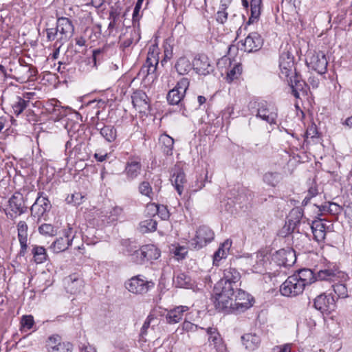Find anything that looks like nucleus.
<instances>
[{"label": "nucleus", "mask_w": 352, "mask_h": 352, "mask_svg": "<svg viewBox=\"0 0 352 352\" xmlns=\"http://www.w3.org/2000/svg\"><path fill=\"white\" fill-rule=\"evenodd\" d=\"M337 278V271L332 269H324L321 270L317 273V276L314 275L315 287H319L322 286V280L327 281H334Z\"/></svg>", "instance_id": "5701e85b"}, {"label": "nucleus", "mask_w": 352, "mask_h": 352, "mask_svg": "<svg viewBox=\"0 0 352 352\" xmlns=\"http://www.w3.org/2000/svg\"><path fill=\"white\" fill-rule=\"evenodd\" d=\"M291 86L292 94L296 98H299L300 92L302 94H306L307 91V86L305 81L299 80L298 76L294 75L293 78L287 79Z\"/></svg>", "instance_id": "bb28decb"}, {"label": "nucleus", "mask_w": 352, "mask_h": 352, "mask_svg": "<svg viewBox=\"0 0 352 352\" xmlns=\"http://www.w3.org/2000/svg\"><path fill=\"white\" fill-rule=\"evenodd\" d=\"M314 281V272L309 269H302L289 276L280 287L283 296L294 297L302 294L307 285Z\"/></svg>", "instance_id": "f03ea898"}, {"label": "nucleus", "mask_w": 352, "mask_h": 352, "mask_svg": "<svg viewBox=\"0 0 352 352\" xmlns=\"http://www.w3.org/2000/svg\"><path fill=\"white\" fill-rule=\"evenodd\" d=\"M122 214V209L116 206L113 208L109 212L108 219L109 222H114L119 219Z\"/></svg>", "instance_id": "5fc2aeb1"}, {"label": "nucleus", "mask_w": 352, "mask_h": 352, "mask_svg": "<svg viewBox=\"0 0 352 352\" xmlns=\"http://www.w3.org/2000/svg\"><path fill=\"white\" fill-rule=\"evenodd\" d=\"M232 244V241L229 239L226 240L222 244H221L218 250L214 254L213 262L215 265H217V262H219L220 260L228 256Z\"/></svg>", "instance_id": "473e14b6"}, {"label": "nucleus", "mask_w": 352, "mask_h": 352, "mask_svg": "<svg viewBox=\"0 0 352 352\" xmlns=\"http://www.w3.org/2000/svg\"><path fill=\"white\" fill-rule=\"evenodd\" d=\"M9 208L16 215H20L25 212L23 195L21 193H14L9 199Z\"/></svg>", "instance_id": "393cba45"}, {"label": "nucleus", "mask_w": 352, "mask_h": 352, "mask_svg": "<svg viewBox=\"0 0 352 352\" xmlns=\"http://www.w3.org/2000/svg\"><path fill=\"white\" fill-rule=\"evenodd\" d=\"M130 31H131V37L129 38L126 39L123 42V45L124 47H129L133 43H137L141 38L140 30L139 27L135 28L134 26L133 29H130Z\"/></svg>", "instance_id": "49530a36"}, {"label": "nucleus", "mask_w": 352, "mask_h": 352, "mask_svg": "<svg viewBox=\"0 0 352 352\" xmlns=\"http://www.w3.org/2000/svg\"><path fill=\"white\" fill-rule=\"evenodd\" d=\"M50 208V202L45 197H38L34 204L31 207V214L33 217H37L38 221L44 216Z\"/></svg>", "instance_id": "4468645a"}, {"label": "nucleus", "mask_w": 352, "mask_h": 352, "mask_svg": "<svg viewBox=\"0 0 352 352\" xmlns=\"http://www.w3.org/2000/svg\"><path fill=\"white\" fill-rule=\"evenodd\" d=\"M172 182L178 194L181 195L184 191V186L186 179L184 171L177 166L175 167Z\"/></svg>", "instance_id": "cd10ccee"}, {"label": "nucleus", "mask_w": 352, "mask_h": 352, "mask_svg": "<svg viewBox=\"0 0 352 352\" xmlns=\"http://www.w3.org/2000/svg\"><path fill=\"white\" fill-rule=\"evenodd\" d=\"M140 253L142 255V258H144V262L157 259L160 256L159 249L152 244L142 246V252Z\"/></svg>", "instance_id": "7c9ffc66"}, {"label": "nucleus", "mask_w": 352, "mask_h": 352, "mask_svg": "<svg viewBox=\"0 0 352 352\" xmlns=\"http://www.w3.org/2000/svg\"><path fill=\"white\" fill-rule=\"evenodd\" d=\"M334 292L338 298H346L348 296V290L344 284H336L332 285Z\"/></svg>", "instance_id": "864d4df0"}, {"label": "nucleus", "mask_w": 352, "mask_h": 352, "mask_svg": "<svg viewBox=\"0 0 352 352\" xmlns=\"http://www.w3.org/2000/svg\"><path fill=\"white\" fill-rule=\"evenodd\" d=\"M48 352H72L73 345L70 342H61L58 336L49 338L47 344Z\"/></svg>", "instance_id": "2eb2a0df"}, {"label": "nucleus", "mask_w": 352, "mask_h": 352, "mask_svg": "<svg viewBox=\"0 0 352 352\" xmlns=\"http://www.w3.org/2000/svg\"><path fill=\"white\" fill-rule=\"evenodd\" d=\"M142 165L138 157L131 158L126 164L124 173L128 180L136 179L141 173Z\"/></svg>", "instance_id": "6ab92c4d"}, {"label": "nucleus", "mask_w": 352, "mask_h": 352, "mask_svg": "<svg viewBox=\"0 0 352 352\" xmlns=\"http://www.w3.org/2000/svg\"><path fill=\"white\" fill-rule=\"evenodd\" d=\"M159 62H153L149 59L146 58L145 64L142 66L140 70V73L144 76H148L153 74L156 69Z\"/></svg>", "instance_id": "a18cd8bd"}, {"label": "nucleus", "mask_w": 352, "mask_h": 352, "mask_svg": "<svg viewBox=\"0 0 352 352\" xmlns=\"http://www.w3.org/2000/svg\"><path fill=\"white\" fill-rule=\"evenodd\" d=\"M254 263L252 265L253 271L256 273H261L265 265L268 261L267 254L265 251H258L253 256Z\"/></svg>", "instance_id": "c85d7f7f"}, {"label": "nucleus", "mask_w": 352, "mask_h": 352, "mask_svg": "<svg viewBox=\"0 0 352 352\" xmlns=\"http://www.w3.org/2000/svg\"><path fill=\"white\" fill-rule=\"evenodd\" d=\"M241 339L243 345L250 351L257 349L261 342L259 337L252 333L245 334Z\"/></svg>", "instance_id": "2f4dec72"}, {"label": "nucleus", "mask_w": 352, "mask_h": 352, "mask_svg": "<svg viewBox=\"0 0 352 352\" xmlns=\"http://www.w3.org/2000/svg\"><path fill=\"white\" fill-rule=\"evenodd\" d=\"M318 135V131L317 126H316V124L311 123V124L309 125V126L307 129L306 133H305L306 138L307 139L317 138Z\"/></svg>", "instance_id": "bf43d9fd"}, {"label": "nucleus", "mask_w": 352, "mask_h": 352, "mask_svg": "<svg viewBox=\"0 0 352 352\" xmlns=\"http://www.w3.org/2000/svg\"><path fill=\"white\" fill-rule=\"evenodd\" d=\"M281 180V175L277 172H267L263 176V181L266 184L276 186Z\"/></svg>", "instance_id": "37998d69"}, {"label": "nucleus", "mask_w": 352, "mask_h": 352, "mask_svg": "<svg viewBox=\"0 0 352 352\" xmlns=\"http://www.w3.org/2000/svg\"><path fill=\"white\" fill-rule=\"evenodd\" d=\"M72 228L69 227L64 232V236L57 239L51 245L50 249L54 253H59L66 250L71 245L74 239L72 235Z\"/></svg>", "instance_id": "ddd939ff"}, {"label": "nucleus", "mask_w": 352, "mask_h": 352, "mask_svg": "<svg viewBox=\"0 0 352 352\" xmlns=\"http://www.w3.org/2000/svg\"><path fill=\"white\" fill-rule=\"evenodd\" d=\"M192 68L190 61L186 57H181L175 64V69L180 75L188 74Z\"/></svg>", "instance_id": "f704fd0d"}, {"label": "nucleus", "mask_w": 352, "mask_h": 352, "mask_svg": "<svg viewBox=\"0 0 352 352\" xmlns=\"http://www.w3.org/2000/svg\"><path fill=\"white\" fill-rule=\"evenodd\" d=\"M214 233L206 226H199L196 230L195 237L190 241V246L195 250H199L212 241Z\"/></svg>", "instance_id": "20e7f679"}, {"label": "nucleus", "mask_w": 352, "mask_h": 352, "mask_svg": "<svg viewBox=\"0 0 352 352\" xmlns=\"http://www.w3.org/2000/svg\"><path fill=\"white\" fill-rule=\"evenodd\" d=\"M29 101L17 96L12 103V108L16 116L20 115L28 106Z\"/></svg>", "instance_id": "4c0bfd02"}, {"label": "nucleus", "mask_w": 352, "mask_h": 352, "mask_svg": "<svg viewBox=\"0 0 352 352\" xmlns=\"http://www.w3.org/2000/svg\"><path fill=\"white\" fill-rule=\"evenodd\" d=\"M84 196L80 192H75L71 195L70 197H67V200L68 202H72L74 205H80L82 203Z\"/></svg>", "instance_id": "052dcab7"}, {"label": "nucleus", "mask_w": 352, "mask_h": 352, "mask_svg": "<svg viewBox=\"0 0 352 352\" xmlns=\"http://www.w3.org/2000/svg\"><path fill=\"white\" fill-rule=\"evenodd\" d=\"M38 232L43 236H53L56 234L57 230L52 224L43 223L38 227Z\"/></svg>", "instance_id": "8fccbe9b"}, {"label": "nucleus", "mask_w": 352, "mask_h": 352, "mask_svg": "<svg viewBox=\"0 0 352 352\" xmlns=\"http://www.w3.org/2000/svg\"><path fill=\"white\" fill-rule=\"evenodd\" d=\"M34 261L36 263H43L47 260L45 249L42 246H34L32 250Z\"/></svg>", "instance_id": "79ce46f5"}, {"label": "nucleus", "mask_w": 352, "mask_h": 352, "mask_svg": "<svg viewBox=\"0 0 352 352\" xmlns=\"http://www.w3.org/2000/svg\"><path fill=\"white\" fill-rule=\"evenodd\" d=\"M72 280L71 283V292L76 293L77 292V289H76V286L81 287L82 285V280L80 278H70Z\"/></svg>", "instance_id": "774afa93"}, {"label": "nucleus", "mask_w": 352, "mask_h": 352, "mask_svg": "<svg viewBox=\"0 0 352 352\" xmlns=\"http://www.w3.org/2000/svg\"><path fill=\"white\" fill-rule=\"evenodd\" d=\"M140 228L142 232H153L157 228V222L153 219L142 221L140 224Z\"/></svg>", "instance_id": "09e8293b"}, {"label": "nucleus", "mask_w": 352, "mask_h": 352, "mask_svg": "<svg viewBox=\"0 0 352 352\" xmlns=\"http://www.w3.org/2000/svg\"><path fill=\"white\" fill-rule=\"evenodd\" d=\"M307 63L319 74L325 72L328 64L325 54L322 52H310L307 56Z\"/></svg>", "instance_id": "6e6552de"}, {"label": "nucleus", "mask_w": 352, "mask_h": 352, "mask_svg": "<svg viewBox=\"0 0 352 352\" xmlns=\"http://www.w3.org/2000/svg\"><path fill=\"white\" fill-rule=\"evenodd\" d=\"M263 39L257 32H252L242 43L244 51L252 52L258 51L263 45Z\"/></svg>", "instance_id": "dca6fc26"}, {"label": "nucleus", "mask_w": 352, "mask_h": 352, "mask_svg": "<svg viewBox=\"0 0 352 352\" xmlns=\"http://www.w3.org/2000/svg\"><path fill=\"white\" fill-rule=\"evenodd\" d=\"M229 64L230 68L227 71L226 79L228 82H232L233 80L238 78L242 72L241 65L239 63H234L233 65L231 64L230 59L228 57L224 56L221 58L218 62L217 65L219 67H222L223 65Z\"/></svg>", "instance_id": "a211bd4d"}, {"label": "nucleus", "mask_w": 352, "mask_h": 352, "mask_svg": "<svg viewBox=\"0 0 352 352\" xmlns=\"http://www.w3.org/2000/svg\"><path fill=\"white\" fill-rule=\"evenodd\" d=\"M146 58L153 62H159V48L157 45H152L150 46Z\"/></svg>", "instance_id": "6e6d98bb"}, {"label": "nucleus", "mask_w": 352, "mask_h": 352, "mask_svg": "<svg viewBox=\"0 0 352 352\" xmlns=\"http://www.w3.org/2000/svg\"><path fill=\"white\" fill-rule=\"evenodd\" d=\"M206 333L208 336V342L210 346H213L217 352H226V346L217 329L208 327L206 329Z\"/></svg>", "instance_id": "f8f14e48"}, {"label": "nucleus", "mask_w": 352, "mask_h": 352, "mask_svg": "<svg viewBox=\"0 0 352 352\" xmlns=\"http://www.w3.org/2000/svg\"><path fill=\"white\" fill-rule=\"evenodd\" d=\"M139 192L148 198L150 200H153L155 196V192L149 182L144 181L140 183L138 186Z\"/></svg>", "instance_id": "ea45409f"}, {"label": "nucleus", "mask_w": 352, "mask_h": 352, "mask_svg": "<svg viewBox=\"0 0 352 352\" xmlns=\"http://www.w3.org/2000/svg\"><path fill=\"white\" fill-rule=\"evenodd\" d=\"M153 320V317L149 316L147 317L146 320L143 324V326L141 329L140 335L141 336H144L146 334V331L150 327L151 321Z\"/></svg>", "instance_id": "338daca9"}, {"label": "nucleus", "mask_w": 352, "mask_h": 352, "mask_svg": "<svg viewBox=\"0 0 352 352\" xmlns=\"http://www.w3.org/2000/svg\"><path fill=\"white\" fill-rule=\"evenodd\" d=\"M34 324L33 316H23L21 320V330L22 331H27L31 329Z\"/></svg>", "instance_id": "603ef678"}, {"label": "nucleus", "mask_w": 352, "mask_h": 352, "mask_svg": "<svg viewBox=\"0 0 352 352\" xmlns=\"http://www.w3.org/2000/svg\"><path fill=\"white\" fill-rule=\"evenodd\" d=\"M329 226H327V222L322 219L314 221L311 225V230L315 239L317 241H322L325 239L326 233Z\"/></svg>", "instance_id": "b1692460"}, {"label": "nucleus", "mask_w": 352, "mask_h": 352, "mask_svg": "<svg viewBox=\"0 0 352 352\" xmlns=\"http://www.w3.org/2000/svg\"><path fill=\"white\" fill-rule=\"evenodd\" d=\"M322 210L329 212L333 215H338L344 212V205L340 206L339 204L334 202H328L324 205L322 206Z\"/></svg>", "instance_id": "c03bdc74"}, {"label": "nucleus", "mask_w": 352, "mask_h": 352, "mask_svg": "<svg viewBox=\"0 0 352 352\" xmlns=\"http://www.w3.org/2000/svg\"><path fill=\"white\" fill-rule=\"evenodd\" d=\"M28 225L23 221H20L17 224L18 238L21 245L20 254L23 256L28 248Z\"/></svg>", "instance_id": "4be33fe9"}, {"label": "nucleus", "mask_w": 352, "mask_h": 352, "mask_svg": "<svg viewBox=\"0 0 352 352\" xmlns=\"http://www.w3.org/2000/svg\"><path fill=\"white\" fill-rule=\"evenodd\" d=\"M240 273L234 268L228 267L223 272V276L217 283L214 287V298L219 300V304H227L228 295H232L234 291L240 286Z\"/></svg>", "instance_id": "f257e3e1"}, {"label": "nucleus", "mask_w": 352, "mask_h": 352, "mask_svg": "<svg viewBox=\"0 0 352 352\" xmlns=\"http://www.w3.org/2000/svg\"><path fill=\"white\" fill-rule=\"evenodd\" d=\"M189 278L184 274H179L176 277L175 283L177 287H185L189 283Z\"/></svg>", "instance_id": "13d9d810"}, {"label": "nucleus", "mask_w": 352, "mask_h": 352, "mask_svg": "<svg viewBox=\"0 0 352 352\" xmlns=\"http://www.w3.org/2000/svg\"><path fill=\"white\" fill-rule=\"evenodd\" d=\"M160 141L162 144V149L164 153L166 155H172L174 140L167 135H162L160 138Z\"/></svg>", "instance_id": "58836bf2"}, {"label": "nucleus", "mask_w": 352, "mask_h": 352, "mask_svg": "<svg viewBox=\"0 0 352 352\" xmlns=\"http://www.w3.org/2000/svg\"><path fill=\"white\" fill-rule=\"evenodd\" d=\"M232 295H228L229 302L223 303V306L219 304V300H214L216 309L226 314H239L245 311L252 306L253 298L249 294L241 289H236Z\"/></svg>", "instance_id": "7ed1b4c3"}, {"label": "nucleus", "mask_w": 352, "mask_h": 352, "mask_svg": "<svg viewBox=\"0 0 352 352\" xmlns=\"http://www.w3.org/2000/svg\"><path fill=\"white\" fill-rule=\"evenodd\" d=\"M296 259L295 252L292 249H281L273 255V260L280 266H292Z\"/></svg>", "instance_id": "9d476101"}, {"label": "nucleus", "mask_w": 352, "mask_h": 352, "mask_svg": "<svg viewBox=\"0 0 352 352\" xmlns=\"http://www.w3.org/2000/svg\"><path fill=\"white\" fill-rule=\"evenodd\" d=\"M56 29L58 32L61 35L60 39L67 40L74 32V26L71 21L66 17H60L57 20Z\"/></svg>", "instance_id": "aec40b11"}, {"label": "nucleus", "mask_w": 352, "mask_h": 352, "mask_svg": "<svg viewBox=\"0 0 352 352\" xmlns=\"http://www.w3.org/2000/svg\"><path fill=\"white\" fill-rule=\"evenodd\" d=\"M182 329L186 331H191V332H194L195 331H197V329H198V326L189 322V321H184L183 323H182Z\"/></svg>", "instance_id": "0e129e2a"}, {"label": "nucleus", "mask_w": 352, "mask_h": 352, "mask_svg": "<svg viewBox=\"0 0 352 352\" xmlns=\"http://www.w3.org/2000/svg\"><path fill=\"white\" fill-rule=\"evenodd\" d=\"M278 116L276 109L266 102L261 103L258 106L256 117L262 119L270 124H276Z\"/></svg>", "instance_id": "9b49d317"}, {"label": "nucleus", "mask_w": 352, "mask_h": 352, "mask_svg": "<svg viewBox=\"0 0 352 352\" xmlns=\"http://www.w3.org/2000/svg\"><path fill=\"white\" fill-rule=\"evenodd\" d=\"M37 70L34 67L28 65H19L15 70L14 78L20 83H24L30 80L32 77L36 76Z\"/></svg>", "instance_id": "f3484780"}, {"label": "nucleus", "mask_w": 352, "mask_h": 352, "mask_svg": "<svg viewBox=\"0 0 352 352\" xmlns=\"http://www.w3.org/2000/svg\"><path fill=\"white\" fill-rule=\"evenodd\" d=\"M229 4V1L223 2V0L221 1V5L219 10L217 12V21L221 23H224L228 17V12L226 11L228 6Z\"/></svg>", "instance_id": "de8ad7c7"}, {"label": "nucleus", "mask_w": 352, "mask_h": 352, "mask_svg": "<svg viewBox=\"0 0 352 352\" xmlns=\"http://www.w3.org/2000/svg\"><path fill=\"white\" fill-rule=\"evenodd\" d=\"M131 98L134 107L140 111H145L148 107V97L144 92L142 91H135L133 94Z\"/></svg>", "instance_id": "c756f323"}, {"label": "nucleus", "mask_w": 352, "mask_h": 352, "mask_svg": "<svg viewBox=\"0 0 352 352\" xmlns=\"http://www.w3.org/2000/svg\"><path fill=\"white\" fill-rule=\"evenodd\" d=\"M189 310L187 306H178L168 311L166 320L168 324H175L182 320L184 314Z\"/></svg>", "instance_id": "a878e982"}, {"label": "nucleus", "mask_w": 352, "mask_h": 352, "mask_svg": "<svg viewBox=\"0 0 352 352\" xmlns=\"http://www.w3.org/2000/svg\"><path fill=\"white\" fill-rule=\"evenodd\" d=\"M101 135L109 142H113L117 137L116 129L112 126H104L100 129Z\"/></svg>", "instance_id": "a19ab883"}, {"label": "nucleus", "mask_w": 352, "mask_h": 352, "mask_svg": "<svg viewBox=\"0 0 352 352\" xmlns=\"http://www.w3.org/2000/svg\"><path fill=\"white\" fill-rule=\"evenodd\" d=\"M314 307L321 313L329 314L336 309V301L333 296L321 294L315 298Z\"/></svg>", "instance_id": "1a4fd4ad"}, {"label": "nucleus", "mask_w": 352, "mask_h": 352, "mask_svg": "<svg viewBox=\"0 0 352 352\" xmlns=\"http://www.w3.org/2000/svg\"><path fill=\"white\" fill-rule=\"evenodd\" d=\"M262 0H251V16L249 19V23H254L257 20L261 14Z\"/></svg>", "instance_id": "c9c22d12"}, {"label": "nucleus", "mask_w": 352, "mask_h": 352, "mask_svg": "<svg viewBox=\"0 0 352 352\" xmlns=\"http://www.w3.org/2000/svg\"><path fill=\"white\" fill-rule=\"evenodd\" d=\"M171 252L174 254L177 260L183 259L188 253V248L184 245H173Z\"/></svg>", "instance_id": "3c124183"}, {"label": "nucleus", "mask_w": 352, "mask_h": 352, "mask_svg": "<svg viewBox=\"0 0 352 352\" xmlns=\"http://www.w3.org/2000/svg\"><path fill=\"white\" fill-rule=\"evenodd\" d=\"M318 193V190L316 184H313L309 187L307 192V195L305 197L304 200L302 201L303 204H307L309 200L315 197Z\"/></svg>", "instance_id": "680f3d73"}, {"label": "nucleus", "mask_w": 352, "mask_h": 352, "mask_svg": "<svg viewBox=\"0 0 352 352\" xmlns=\"http://www.w3.org/2000/svg\"><path fill=\"white\" fill-rule=\"evenodd\" d=\"M142 252V247L138 250H135L131 255V260L138 263V264H142L144 262V258H142V254L140 253Z\"/></svg>", "instance_id": "e2e57ef3"}, {"label": "nucleus", "mask_w": 352, "mask_h": 352, "mask_svg": "<svg viewBox=\"0 0 352 352\" xmlns=\"http://www.w3.org/2000/svg\"><path fill=\"white\" fill-rule=\"evenodd\" d=\"M344 212L345 216L352 223V201L348 204H344Z\"/></svg>", "instance_id": "69168bd1"}, {"label": "nucleus", "mask_w": 352, "mask_h": 352, "mask_svg": "<svg viewBox=\"0 0 352 352\" xmlns=\"http://www.w3.org/2000/svg\"><path fill=\"white\" fill-rule=\"evenodd\" d=\"M147 209L153 212V214L156 213L162 219L166 220L169 217V212L164 206L151 204L147 205Z\"/></svg>", "instance_id": "e433bc0d"}, {"label": "nucleus", "mask_w": 352, "mask_h": 352, "mask_svg": "<svg viewBox=\"0 0 352 352\" xmlns=\"http://www.w3.org/2000/svg\"><path fill=\"white\" fill-rule=\"evenodd\" d=\"M188 78H182L177 83V85L167 95V100L170 104H177L183 99L189 87Z\"/></svg>", "instance_id": "423d86ee"}, {"label": "nucleus", "mask_w": 352, "mask_h": 352, "mask_svg": "<svg viewBox=\"0 0 352 352\" xmlns=\"http://www.w3.org/2000/svg\"><path fill=\"white\" fill-rule=\"evenodd\" d=\"M153 285V283L141 278L140 276H133L125 283L129 292L140 294L147 292L149 287Z\"/></svg>", "instance_id": "0eeeda50"}, {"label": "nucleus", "mask_w": 352, "mask_h": 352, "mask_svg": "<svg viewBox=\"0 0 352 352\" xmlns=\"http://www.w3.org/2000/svg\"><path fill=\"white\" fill-rule=\"evenodd\" d=\"M280 76L281 78H293L296 74L294 67V57L292 52L285 50L283 51L279 59Z\"/></svg>", "instance_id": "39448f33"}, {"label": "nucleus", "mask_w": 352, "mask_h": 352, "mask_svg": "<svg viewBox=\"0 0 352 352\" xmlns=\"http://www.w3.org/2000/svg\"><path fill=\"white\" fill-rule=\"evenodd\" d=\"M143 2H144V0H138L137 1V3L134 8L133 13V23L138 22L140 17L142 16V14H140V10H141Z\"/></svg>", "instance_id": "4d7b16f0"}, {"label": "nucleus", "mask_w": 352, "mask_h": 352, "mask_svg": "<svg viewBox=\"0 0 352 352\" xmlns=\"http://www.w3.org/2000/svg\"><path fill=\"white\" fill-rule=\"evenodd\" d=\"M195 69L201 75H207L213 71V66L208 56L201 54L195 59Z\"/></svg>", "instance_id": "412c9836"}, {"label": "nucleus", "mask_w": 352, "mask_h": 352, "mask_svg": "<svg viewBox=\"0 0 352 352\" xmlns=\"http://www.w3.org/2000/svg\"><path fill=\"white\" fill-rule=\"evenodd\" d=\"M303 216V212L300 208H293L289 213L287 217V223L289 227H292L293 229L295 226L300 223Z\"/></svg>", "instance_id": "72a5a7b5"}]
</instances>
